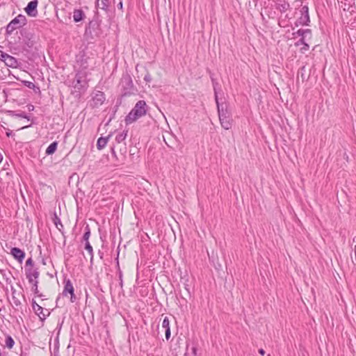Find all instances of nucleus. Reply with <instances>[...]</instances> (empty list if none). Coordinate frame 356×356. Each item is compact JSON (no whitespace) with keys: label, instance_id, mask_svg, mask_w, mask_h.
<instances>
[{"label":"nucleus","instance_id":"40","mask_svg":"<svg viewBox=\"0 0 356 356\" xmlns=\"http://www.w3.org/2000/svg\"><path fill=\"white\" fill-rule=\"evenodd\" d=\"M287 6H288V5H286V4H283V5H282V8L283 10H284V9H286V7H287Z\"/></svg>","mask_w":356,"mask_h":356},{"label":"nucleus","instance_id":"1","mask_svg":"<svg viewBox=\"0 0 356 356\" xmlns=\"http://www.w3.org/2000/svg\"><path fill=\"white\" fill-rule=\"evenodd\" d=\"M213 89L215 94V101L217 105L218 117L221 127L226 130H229L232 128L233 124L232 113L229 110L228 106L226 103L219 102L218 92L215 86Z\"/></svg>","mask_w":356,"mask_h":356},{"label":"nucleus","instance_id":"11","mask_svg":"<svg viewBox=\"0 0 356 356\" xmlns=\"http://www.w3.org/2000/svg\"><path fill=\"white\" fill-rule=\"evenodd\" d=\"M74 286L70 280H65V286L63 291V296H67L68 293L70 294V300L72 302H74L76 297L74 293Z\"/></svg>","mask_w":356,"mask_h":356},{"label":"nucleus","instance_id":"31","mask_svg":"<svg viewBox=\"0 0 356 356\" xmlns=\"http://www.w3.org/2000/svg\"><path fill=\"white\" fill-rule=\"evenodd\" d=\"M144 80L147 82H150L151 80H152V77H151V75L149 74V73H147L145 76H144Z\"/></svg>","mask_w":356,"mask_h":356},{"label":"nucleus","instance_id":"16","mask_svg":"<svg viewBox=\"0 0 356 356\" xmlns=\"http://www.w3.org/2000/svg\"><path fill=\"white\" fill-rule=\"evenodd\" d=\"M162 327L165 329V334L166 340H169L170 338L171 332L170 327V321L167 316H165L162 323Z\"/></svg>","mask_w":356,"mask_h":356},{"label":"nucleus","instance_id":"4","mask_svg":"<svg viewBox=\"0 0 356 356\" xmlns=\"http://www.w3.org/2000/svg\"><path fill=\"white\" fill-rule=\"evenodd\" d=\"M88 73L84 70L79 71L73 81L74 88L78 90H86L88 88Z\"/></svg>","mask_w":356,"mask_h":356},{"label":"nucleus","instance_id":"28","mask_svg":"<svg viewBox=\"0 0 356 356\" xmlns=\"http://www.w3.org/2000/svg\"><path fill=\"white\" fill-rule=\"evenodd\" d=\"M348 1V0H345V2L341 1V3H342V5H341V8H343V10H345V11H346V10H349V8H350L349 4H348V3H346V1Z\"/></svg>","mask_w":356,"mask_h":356},{"label":"nucleus","instance_id":"43","mask_svg":"<svg viewBox=\"0 0 356 356\" xmlns=\"http://www.w3.org/2000/svg\"><path fill=\"white\" fill-rule=\"evenodd\" d=\"M6 135H7L8 136H10L11 135V132H7V133H6Z\"/></svg>","mask_w":356,"mask_h":356},{"label":"nucleus","instance_id":"42","mask_svg":"<svg viewBox=\"0 0 356 356\" xmlns=\"http://www.w3.org/2000/svg\"><path fill=\"white\" fill-rule=\"evenodd\" d=\"M3 161V155L0 154V163Z\"/></svg>","mask_w":356,"mask_h":356},{"label":"nucleus","instance_id":"25","mask_svg":"<svg viewBox=\"0 0 356 356\" xmlns=\"http://www.w3.org/2000/svg\"><path fill=\"white\" fill-rule=\"evenodd\" d=\"M85 249L88 252V253L90 254V260L91 261H92L93 259V250H92V247L91 246L90 243H89V241H87L86 242V244H85Z\"/></svg>","mask_w":356,"mask_h":356},{"label":"nucleus","instance_id":"23","mask_svg":"<svg viewBox=\"0 0 356 356\" xmlns=\"http://www.w3.org/2000/svg\"><path fill=\"white\" fill-rule=\"evenodd\" d=\"M5 343H6V346L9 349H11L15 344V341H14L13 339L10 335H8L6 337Z\"/></svg>","mask_w":356,"mask_h":356},{"label":"nucleus","instance_id":"3","mask_svg":"<svg viewBox=\"0 0 356 356\" xmlns=\"http://www.w3.org/2000/svg\"><path fill=\"white\" fill-rule=\"evenodd\" d=\"M26 24V18L23 15H18L11 20L6 26V35H11L17 29H20Z\"/></svg>","mask_w":356,"mask_h":356},{"label":"nucleus","instance_id":"24","mask_svg":"<svg viewBox=\"0 0 356 356\" xmlns=\"http://www.w3.org/2000/svg\"><path fill=\"white\" fill-rule=\"evenodd\" d=\"M305 33H309V40L312 38V31L310 29H299L297 31L296 34L299 36H301V38L304 37V34Z\"/></svg>","mask_w":356,"mask_h":356},{"label":"nucleus","instance_id":"35","mask_svg":"<svg viewBox=\"0 0 356 356\" xmlns=\"http://www.w3.org/2000/svg\"><path fill=\"white\" fill-rule=\"evenodd\" d=\"M28 84L26 85L29 88H33L35 87V85L31 82H27Z\"/></svg>","mask_w":356,"mask_h":356},{"label":"nucleus","instance_id":"19","mask_svg":"<svg viewBox=\"0 0 356 356\" xmlns=\"http://www.w3.org/2000/svg\"><path fill=\"white\" fill-rule=\"evenodd\" d=\"M96 6L104 10H107L110 6L109 0H96Z\"/></svg>","mask_w":356,"mask_h":356},{"label":"nucleus","instance_id":"15","mask_svg":"<svg viewBox=\"0 0 356 356\" xmlns=\"http://www.w3.org/2000/svg\"><path fill=\"white\" fill-rule=\"evenodd\" d=\"M3 63L6 66L12 68H17L19 65L17 60L9 54L8 56H6V60Z\"/></svg>","mask_w":356,"mask_h":356},{"label":"nucleus","instance_id":"17","mask_svg":"<svg viewBox=\"0 0 356 356\" xmlns=\"http://www.w3.org/2000/svg\"><path fill=\"white\" fill-rule=\"evenodd\" d=\"M86 17L84 12L81 9H74L73 11V19L75 22L82 21Z\"/></svg>","mask_w":356,"mask_h":356},{"label":"nucleus","instance_id":"41","mask_svg":"<svg viewBox=\"0 0 356 356\" xmlns=\"http://www.w3.org/2000/svg\"><path fill=\"white\" fill-rule=\"evenodd\" d=\"M354 252H355V257L356 260V245L354 246Z\"/></svg>","mask_w":356,"mask_h":356},{"label":"nucleus","instance_id":"7","mask_svg":"<svg viewBox=\"0 0 356 356\" xmlns=\"http://www.w3.org/2000/svg\"><path fill=\"white\" fill-rule=\"evenodd\" d=\"M105 95L102 91L94 92L92 95V99L90 101V106L92 108H99L105 102Z\"/></svg>","mask_w":356,"mask_h":356},{"label":"nucleus","instance_id":"9","mask_svg":"<svg viewBox=\"0 0 356 356\" xmlns=\"http://www.w3.org/2000/svg\"><path fill=\"white\" fill-rule=\"evenodd\" d=\"M100 22L98 19H94L88 23V26L86 28V33L92 35L95 33L96 36L99 35V32L97 30L99 29Z\"/></svg>","mask_w":356,"mask_h":356},{"label":"nucleus","instance_id":"20","mask_svg":"<svg viewBox=\"0 0 356 356\" xmlns=\"http://www.w3.org/2000/svg\"><path fill=\"white\" fill-rule=\"evenodd\" d=\"M53 221H54V223L56 227L60 232H63L62 229H63V224L61 222V220H60V218L57 216V214L56 213H54V218H53Z\"/></svg>","mask_w":356,"mask_h":356},{"label":"nucleus","instance_id":"32","mask_svg":"<svg viewBox=\"0 0 356 356\" xmlns=\"http://www.w3.org/2000/svg\"><path fill=\"white\" fill-rule=\"evenodd\" d=\"M309 48V46L308 44H305L303 47L300 49V51L302 53H305L306 51H307Z\"/></svg>","mask_w":356,"mask_h":356},{"label":"nucleus","instance_id":"27","mask_svg":"<svg viewBox=\"0 0 356 356\" xmlns=\"http://www.w3.org/2000/svg\"><path fill=\"white\" fill-rule=\"evenodd\" d=\"M80 62H81V67L83 69L82 70L86 71L85 70H86L88 68V65L87 64V60H81Z\"/></svg>","mask_w":356,"mask_h":356},{"label":"nucleus","instance_id":"2","mask_svg":"<svg viewBox=\"0 0 356 356\" xmlns=\"http://www.w3.org/2000/svg\"><path fill=\"white\" fill-rule=\"evenodd\" d=\"M148 106L144 100L138 101L129 113L125 118L127 124L136 122L138 119L145 116L147 112Z\"/></svg>","mask_w":356,"mask_h":356},{"label":"nucleus","instance_id":"8","mask_svg":"<svg viewBox=\"0 0 356 356\" xmlns=\"http://www.w3.org/2000/svg\"><path fill=\"white\" fill-rule=\"evenodd\" d=\"M31 305L35 314L40 318L41 321H44L47 316L50 314V312L48 311V309L44 310L41 306L37 304L35 300H33Z\"/></svg>","mask_w":356,"mask_h":356},{"label":"nucleus","instance_id":"44","mask_svg":"<svg viewBox=\"0 0 356 356\" xmlns=\"http://www.w3.org/2000/svg\"><path fill=\"white\" fill-rule=\"evenodd\" d=\"M353 241L354 243H356V237H354Z\"/></svg>","mask_w":356,"mask_h":356},{"label":"nucleus","instance_id":"26","mask_svg":"<svg viewBox=\"0 0 356 356\" xmlns=\"http://www.w3.org/2000/svg\"><path fill=\"white\" fill-rule=\"evenodd\" d=\"M90 236V230L88 227V225H87L86 227V232L83 236V240L85 241L86 242L88 241Z\"/></svg>","mask_w":356,"mask_h":356},{"label":"nucleus","instance_id":"12","mask_svg":"<svg viewBox=\"0 0 356 356\" xmlns=\"http://www.w3.org/2000/svg\"><path fill=\"white\" fill-rule=\"evenodd\" d=\"M38 0L31 1L28 3L25 8V11L29 16L35 17L38 15Z\"/></svg>","mask_w":356,"mask_h":356},{"label":"nucleus","instance_id":"21","mask_svg":"<svg viewBox=\"0 0 356 356\" xmlns=\"http://www.w3.org/2000/svg\"><path fill=\"white\" fill-rule=\"evenodd\" d=\"M30 284H32L31 290L34 293V294L37 295L39 297H42V295L41 293H39L38 291V280H33L32 282H29Z\"/></svg>","mask_w":356,"mask_h":356},{"label":"nucleus","instance_id":"37","mask_svg":"<svg viewBox=\"0 0 356 356\" xmlns=\"http://www.w3.org/2000/svg\"><path fill=\"white\" fill-rule=\"evenodd\" d=\"M122 6H123L122 2V1H120V2L118 3V7L120 9H122Z\"/></svg>","mask_w":356,"mask_h":356},{"label":"nucleus","instance_id":"39","mask_svg":"<svg viewBox=\"0 0 356 356\" xmlns=\"http://www.w3.org/2000/svg\"><path fill=\"white\" fill-rule=\"evenodd\" d=\"M304 38H305V39H307V38H308V39H309V33H305L304 34Z\"/></svg>","mask_w":356,"mask_h":356},{"label":"nucleus","instance_id":"14","mask_svg":"<svg viewBox=\"0 0 356 356\" xmlns=\"http://www.w3.org/2000/svg\"><path fill=\"white\" fill-rule=\"evenodd\" d=\"M10 254L19 262H22L25 257L24 252L19 248H13L10 250Z\"/></svg>","mask_w":356,"mask_h":356},{"label":"nucleus","instance_id":"10","mask_svg":"<svg viewBox=\"0 0 356 356\" xmlns=\"http://www.w3.org/2000/svg\"><path fill=\"white\" fill-rule=\"evenodd\" d=\"M301 16L297 21L296 26L300 25H308L310 19L309 15V8L307 6L302 7L300 10Z\"/></svg>","mask_w":356,"mask_h":356},{"label":"nucleus","instance_id":"36","mask_svg":"<svg viewBox=\"0 0 356 356\" xmlns=\"http://www.w3.org/2000/svg\"><path fill=\"white\" fill-rule=\"evenodd\" d=\"M259 354H261V355H264L265 354V351L264 350V349L261 348L259 350Z\"/></svg>","mask_w":356,"mask_h":356},{"label":"nucleus","instance_id":"6","mask_svg":"<svg viewBox=\"0 0 356 356\" xmlns=\"http://www.w3.org/2000/svg\"><path fill=\"white\" fill-rule=\"evenodd\" d=\"M120 85L122 89L123 95L126 96L134 93V86L130 75H123L121 79Z\"/></svg>","mask_w":356,"mask_h":356},{"label":"nucleus","instance_id":"33","mask_svg":"<svg viewBox=\"0 0 356 356\" xmlns=\"http://www.w3.org/2000/svg\"><path fill=\"white\" fill-rule=\"evenodd\" d=\"M119 279H120V285L121 287L123 286V281H122V272H120L119 273Z\"/></svg>","mask_w":356,"mask_h":356},{"label":"nucleus","instance_id":"5","mask_svg":"<svg viewBox=\"0 0 356 356\" xmlns=\"http://www.w3.org/2000/svg\"><path fill=\"white\" fill-rule=\"evenodd\" d=\"M128 131L124 130L122 132L118 134L115 138V143L111 147V153L113 155L115 156V149L118 147V145L123 143V148L120 147V151L122 152V154H124L127 152L126 143L124 140L127 136Z\"/></svg>","mask_w":356,"mask_h":356},{"label":"nucleus","instance_id":"29","mask_svg":"<svg viewBox=\"0 0 356 356\" xmlns=\"http://www.w3.org/2000/svg\"><path fill=\"white\" fill-rule=\"evenodd\" d=\"M8 54L0 50V60L3 62L6 60V56H8Z\"/></svg>","mask_w":356,"mask_h":356},{"label":"nucleus","instance_id":"13","mask_svg":"<svg viewBox=\"0 0 356 356\" xmlns=\"http://www.w3.org/2000/svg\"><path fill=\"white\" fill-rule=\"evenodd\" d=\"M39 275L40 273L38 268H26V277L29 282H32L33 280H38Z\"/></svg>","mask_w":356,"mask_h":356},{"label":"nucleus","instance_id":"30","mask_svg":"<svg viewBox=\"0 0 356 356\" xmlns=\"http://www.w3.org/2000/svg\"><path fill=\"white\" fill-rule=\"evenodd\" d=\"M305 38L303 37V38H301L296 43V46H298L300 44H302V45H305V44H307L305 42Z\"/></svg>","mask_w":356,"mask_h":356},{"label":"nucleus","instance_id":"46","mask_svg":"<svg viewBox=\"0 0 356 356\" xmlns=\"http://www.w3.org/2000/svg\"><path fill=\"white\" fill-rule=\"evenodd\" d=\"M268 356H270V355H268Z\"/></svg>","mask_w":356,"mask_h":356},{"label":"nucleus","instance_id":"34","mask_svg":"<svg viewBox=\"0 0 356 356\" xmlns=\"http://www.w3.org/2000/svg\"><path fill=\"white\" fill-rule=\"evenodd\" d=\"M33 264V260L31 258H29V259H27V261L26 262V266H28V265L32 266Z\"/></svg>","mask_w":356,"mask_h":356},{"label":"nucleus","instance_id":"18","mask_svg":"<svg viewBox=\"0 0 356 356\" xmlns=\"http://www.w3.org/2000/svg\"><path fill=\"white\" fill-rule=\"evenodd\" d=\"M111 136H112V134H110L106 137H100V138H99L98 140H97V148L99 150H102V149H104L106 147V144L108 143V140L111 138Z\"/></svg>","mask_w":356,"mask_h":356},{"label":"nucleus","instance_id":"38","mask_svg":"<svg viewBox=\"0 0 356 356\" xmlns=\"http://www.w3.org/2000/svg\"><path fill=\"white\" fill-rule=\"evenodd\" d=\"M192 353L194 355V356L196 355V348H192Z\"/></svg>","mask_w":356,"mask_h":356},{"label":"nucleus","instance_id":"22","mask_svg":"<svg viewBox=\"0 0 356 356\" xmlns=\"http://www.w3.org/2000/svg\"><path fill=\"white\" fill-rule=\"evenodd\" d=\"M57 146H58L57 142L55 141V142L51 143L48 146V147L47 148V149L45 151L46 154L50 155V154H54L56 150Z\"/></svg>","mask_w":356,"mask_h":356},{"label":"nucleus","instance_id":"45","mask_svg":"<svg viewBox=\"0 0 356 356\" xmlns=\"http://www.w3.org/2000/svg\"><path fill=\"white\" fill-rule=\"evenodd\" d=\"M188 353H186V354H185V355H186V356H188Z\"/></svg>","mask_w":356,"mask_h":356}]
</instances>
